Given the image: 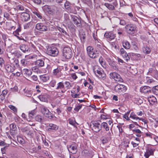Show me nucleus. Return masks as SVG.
<instances>
[{
    "label": "nucleus",
    "instance_id": "nucleus-8",
    "mask_svg": "<svg viewBox=\"0 0 158 158\" xmlns=\"http://www.w3.org/2000/svg\"><path fill=\"white\" fill-rule=\"evenodd\" d=\"M110 79H113L115 81L120 82L123 81V80L120 76L118 73L115 72H111L110 73Z\"/></svg>",
    "mask_w": 158,
    "mask_h": 158
},
{
    "label": "nucleus",
    "instance_id": "nucleus-59",
    "mask_svg": "<svg viewBox=\"0 0 158 158\" xmlns=\"http://www.w3.org/2000/svg\"><path fill=\"white\" fill-rule=\"evenodd\" d=\"M70 76L74 80H76L77 78V77L75 73H71L70 74Z\"/></svg>",
    "mask_w": 158,
    "mask_h": 158
},
{
    "label": "nucleus",
    "instance_id": "nucleus-28",
    "mask_svg": "<svg viewBox=\"0 0 158 158\" xmlns=\"http://www.w3.org/2000/svg\"><path fill=\"white\" fill-rule=\"evenodd\" d=\"M148 73H152V75H154V74H155L154 75L155 77H157L158 76V72L156 69H154L152 68H150L149 69Z\"/></svg>",
    "mask_w": 158,
    "mask_h": 158
},
{
    "label": "nucleus",
    "instance_id": "nucleus-24",
    "mask_svg": "<svg viewBox=\"0 0 158 158\" xmlns=\"http://www.w3.org/2000/svg\"><path fill=\"white\" fill-rule=\"evenodd\" d=\"M40 79L42 81L45 82L49 80V77L48 75L46 74H44L40 76Z\"/></svg>",
    "mask_w": 158,
    "mask_h": 158
},
{
    "label": "nucleus",
    "instance_id": "nucleus-27",
    "mask_svg": "<svg viewBox=\"0 0 158 158\" xmlns=\"http://www.w3.org/2000/svg\"><path fill=\"white\" fill-rule=\"evenodd\" d=\"M35 64L37 66L42 67L44 65V61L43 60L39 59L36 60L35 62Z\"/></svg>",
    "mask_w": 158,
    "mask_h": 158
},
{
    "label": "nucleus",
    "instance_id": "nucleus-54",
    "mask_svg": "<svg viewBox=\"0 0 158 158\" xmlns=\"http://www.w3.org/2000/svg\"><path fill=\"white\" fill-rule=\"evenodd\" d=\"M9 107L14 112H17V109L15 106L13 105H10L9 106Z\"/></svg>",
    "mask_w": 158,
    "mask_h": 158
},
{
    "label": "nucleus",
    "instance_id": "nucleus-43",
    "mask_svg": "<svg viewBox=\"0 0 158 158\" xmlns=\"http://www.w3.org/2000/svg\"><path fill=\"white\" fill-rule=\"evenodd\" d=\"M32 91L30 89H27L25 92V94L27 97H30L32 94Z\"/></svg>",
    "mask_w": 158,
    "mask_h": 158
},
{
    "label": "nucleus",
    "instance_id": "nucleus-39",
    "mask_svg": "<svg viewBox=\"0 0 158 158\" xmlns=\"http://www.w3.org/2000/svg\"><path fill=\"white\" fill-rule=\"evenodd\" d=\"M99 61L102 66L103 68H105L106 67L105 61L101 57L99 58Z\"/></svg>",
    "mask_w": 158,
    "mask_h": 158
},
{
    "label": "nucleus",
    "instance_id": "nucleus-56",
    "mask_svg": "<svg viewBox=\"0 0 158 158\" xmlns=\"http://www.w3.org/2000/svg\"><path fill=\"white\" fill-rule=\"evenodd\" d=\"M58 29L60 31L62 32L63 34L64 35H67V32L63 29L60 27H58Z\"/></svg>",
    "mask_w": 158,
    "mask_h": 158
},
{
    "label": "nucleus",
    "instance_id": "nucleus-21",
    "mask_svg": "<svg viewBox=\"0 0 158 158\" xmlns=\"http://www.w3.org/2000/svg\"><path fill=\"white\" fill-rule=\"evenodd\" d=\"M148 100L150 103L153 105L156 102V98L153 95L149 96L148 97Z\"/></svg>",
    "mask_w": 158,
    "mask_h": 158
},
{
    "label": "nucleus",
    "instance_id": "nucleus-64",
    "mask_svg": "<svg viewBox=\"0 0 158 158\" xmlns=\"http://www.w3.org/2000/svg\"><path fill=\"white\" fill-rule=\"evenodd\" d=\"M119 23L120 25L124 26L126 25V23L124 20L121 19L120 20Z\"/></svg>",
    "mask_w": 158,
    "mask_h": 158
},
{
    "label": "nucleus",
    "instance_id": "nucleus-15",
    "mask_svg": "<svg viewBox=\"0 0 158 158\" xmlns=\"http://www.w3.org/2000/svg\"><path fill=\"white\" fill-rule=\"evenodd\" d=\"M71 17L74 23L77 25V26H80L81 21L80 19L75 15H71Z\"/></svg>",
    "mask_w": 158,
    "mask_h": 158
},
{
    "label": "nucleus",
    "instance_id": "nucleus-2",
    "mask_svg": "<svg viewBox=\"0 0 158 158\" xmlns=\"http://www.w3.org/2000/svg\"><path fill=\"white\" fill-rule=\"evenodd\" d=\"M46 53L50 56L55 57L58 55L59 51L56 47L52 46L48 47L46 51Z\"/></svg>",
    "mask_w": 158,
    "mask_h": 158
},
{
    "label": "nucleus",
    "instance_id": "nucleus-57",
    "mask_svg": "<svg viewBox=\"0 0 158 158\" xmlns=\"http://www.w3.org/2000/svg\"><path fill=\"white\" fill-rule=\"evenodd\" d=\"M9 13L6 12H5L4 13V17L7 19H10V15Z\"/></svg>",
    "mask_w": 158,
    "mask_h": 158
},
{
    "label": "nucleus",
    "instance_id": "nucleus-3",
    "mask_svg": "<svg viewBox=\"0 0 158 158\" xmlns=\"http://www.w3.org/2000/svg\"><path fill=\"white\" fill-rule=\"evenodd\" d=\"M86 50L88 55L91 58H95L98 56L99 54L97 52V51L94 50L92 46H88Z\"/></svg>",
    "mask_w": 158,
    "mask_h": 158
},
{
    "label": "nucleus",
    "instance_id": "nucleus-13",
    "mask_svg": "<svg viewBox=\"0 0 158 158\" xmlns=\"http://www.w3.org/2000/svg\"><path fill=\"white\" fill-rule=\"evenodd\" d=\"M104 36L108 40H110L114 39L115 37V34L111 32H106Z\"/></svg>",
    "mask_w": 158,
    "mask_h": 158
},
{
    "label": "nucleus",
    "instance_id": "nucleus-19",
    "mask_svg": "<svg viewBox=\"0 0 158 158\" xmlns=\"http://www.w3.org/2000/svg\"><path fill=\"white\" fill-rule=\"evenodd\" d=\"M153 154V150L150 148H148L144 154V156L146 158H148L151 155Z\"/></svg>",
    "mask_w": 158,
    "mask_h": 158
},
{
    "label": "nucleus",
    "instance_id": "nucleus-9",
    "mask_svg": "<svg viewBox=\"0 0 158 158\" xmlns=\"http://www.w3.org/2000/svg\"><path fill=\"white\" fill-rule=\"evenodd\" d=\"M127 87L125 85L122 84H118L116 85L114 87L115 91L118 93H124L127 90Z\"/></svg>",
    "mask_w": 158,
    "mask_h": 158
},
{
    "label": "nucleus",
    "instance_id": "nucleus-34",
    "mask_svg": "<svg viewBox=\"0 0 158 158\" xmlns=\"http://www.w3.org/2000/svg\"><path fill=\"white\" fill-rule=\"evenodd\" d=\"M41 112L44 115H48L50 113V112L49 110L46 107H43L41 109Z\"/></svg>",
    "mask_w": 158,
    "mask_h": 158
},
{
    "label": "nucleus",
    "instance_id": "nucleus-33",
    "mask_svg": "<svg viewBox=\"0 0 158 158\" xmlns=\"http://www.w3.org/2000/svg\"><path fill=\"white\" fill-rule=\"evenodd\" d=\"M105 6L108 9L110 10H114V9L115 6L113 5H112L111 4L108 3H105L104 4ZM115 7H116L115 6Z\"/></svg>",
    "mask_w": 158,
    "mask_h": 158
},
{
    "label": "nucleus",
    "instance_id": "nucleus-49",
    "mask_svg": "<svg viewBox=\"0 0 158 158\" xmlns=\"http://www.w3.org/2000/svg\"><path fill=\"white\" fill-rule=\"evenodd\" d=\"M56 83V81L55 80H52L49 83L50 85L52 87H54Z\"/></svg>",
    "mask_w": 158,
    "mask_h": 158
},
{
    "label": "nucleus",
    "instance_id": "nucleus-50",
    "mask_svg": "<svg viewBox=\"0 0 158 158\" xmlns=\"http://www.w3.org/2000/svg\"><path fill=\"white\" fill-rule=\"evenodd\" d=\"M153 91L155 94L158 95V85L155 86Z\"/></svg>",
    "mask_w": 158,
    "mask_h": 158
},
{
    "label": "nucleus",
    "instance_id": "nucleus-1",
    "mask_svg": "<svg viewBox=\"0 0 158 158\" xmlns=\"http://www.w3.org/2000/svg\"><path fill=\"white\" fill-rule=\"evenodd\" d=\"M93 71L94 74L99 78L104 79L105 78V73L103 70L99 68L98 66H95L94 67Z\"/></svg>",
    "mask_w": 158,
    "mask_h": 158
},
{
    "label": "nucleus",
    "instance_id": "nucleus-36",
    "mask_svg": "<svg viewBox=\"0 0 158 158\" xmlns=\"http://www.w3.org/2000/svg\"><path fill=\"white\" fill-rule=\"evenodd\" d=\"M130 118L133 119L135 120H137L139 118L137 117L135 114L133 112L131 113L130 114Z\"/></svg>",
    "mask_w": 158,
    "mask_h": 158
},
{
    "label": "nucleus",
    "instance_id": "nucleus-51",
    "mask_svg": "<svg viewBox=\"0 0 158 158\" xmlns=\"http://www.w3.org/2000/svg\"><path fill=\"white\" fill-rule=\"evenodd\" d=\"M13 34L14 35L16 36L17 38L19 40H22V39H21L20 38L19 36H18V35H19V33L17 31H15L13 32Z\"/></svg>",
    "mask_w": 158,
    "mask_h": 158
},
{
    "label": "nucleus",
    "instance_id": "nucleus-37",
    "mask_svg": "<svg viewBox=\"0 0 158 158\" xmlns=\"http://www.w3.org/2000/svg\"><path fill=\"white\" fill-rule=\"evenodd\" d=\"M23 70L24 74L27 76H30L32 73L30 69H24Z\"/></svg>",
    "mask_w": 158,
    "mask_h": 158
},
{
    "label": "nucleus",
    "instance_id": "nucleus-6",
    "mask_svg": "<svg viewBox=\"0 0 158 158\" xmlns=\"http://www.w3.org/2000/svg\"><path fill=\"white\" fill-rule=\"evenodd\" d=\"M35 28L37 30L41 31H48L49 30L48 27L43 23H37L35 25Z\"/></svg>",
    "mask_w": 158,
    "mask_h": 158
},
{
    "label": "nucleus",
    "instance_id": "nucleus-25",
    "mask_svg": "<svg viewBox=\"0 0 158 158\" xmlns=\"http://www.w3.org/2000/svg\"><path fill=\"white\" fill-rule=\"evenodd\" d=\"M68 149L69 152L73 154L75 153L77 151V148L74 146L71 145Z\"/></svg>",
    "mask_w": 158,
    "mask_h": 158
},
{
    "label": "nucleus",
    "instance_id": "nucleus-17",
    "mask_svg": "<svg viewBox=\"0 0 158 158\" xmlns=\"http://www.w3.org/2000/svg\"><path fill=\"white\" fill-rule=\"evenodd\" d=\"M64 21H65V23L68 24L69 27V28H73L74 27V25L72 23H71V25L69 26L68 23L70 22V20L69 19V15L68 14H64Z\"/></svg>",
    "mask_w": 158,
    "mask_h": 158
},
{
    "label": "nucleus",
    "instance_id": "nucleus-63",
    "mask_svg": "<svg viewBox=\"0 0 158 158\" xmlns=\"http://www.w3.org/2000/svg\"><path fill=\"white\" fill-rule=\"evenodd\" d=\"M81 105L75 107V108L74 109V110L75 111L77 112L81 108Z\"/></svg>",
    "mask_w": 158,
    "mask_h": 158
},
{
    "label": "nucleus",
    "instance_id": "nucleus-42",
    "mask_svg": "<svg viewBox=\"0 0 158 158\" xmlns=\"http://www.w3.org/2000/svg\"><path fill=\"white\" fill-rule=\"evenodd\" d=\"M11 66L9 65H7L6 67V69L8 72H12L13 71V69H12Z\"/></svg>",
    "mask_w": 158,
    "mask_h": 158
},
{
    "label": "nucleus",
    "instance_id": "nucleus-31",
    "mask_svg": "<svg viewBox=\"0 0 158 158\" xmlns=\"http://www.w3.org/2000/svg\"><path fill=\"white\" fill-rule=\"evenodd\" d=\"M36 113V111L35 110H32L30 111L29 113V117L30 118V119H27V121H30L31 119L34 116L35 114Z\"/></svg>",
    "mask_w": 158,
    "mask_h": 158
},
{
    "label": "nucleus",
    "instance_id": "nucleus-18",
    "mask_svg": "<svg viewBox=\"0 0 158 158\" xmlns=\"http://www.w3.org/2000/svg\"><path fill=\"white\" fill-rule=\"evenodd\" d=\"M64 85L63 81L60 82L57 84V86L56 88V89H61V92L64 93L65 92V90H62L64 88Z\"/></svg>",
    "mask_w": 158,
    "mask_h": 158
},
{
    "label": "nucleus",
    "instance_id": "nucleus-30",
    "mask_svg": "<svg viewBox=\"0 0 158 158\" xmlns=\"http://www.w3.org/2000/svg\"><path fill=\"white\" fill-rule=\"evenodd\" d=\"M34 23L33 22H30L24 25V28L25 29H28L30 27H31L34 26Z\"/></svg>",
    "mask_w": 158,
    "mask_h": 158
},
{
    "label": "nucleus",
    "instance_id": "nucleus-32",
    "mask_svg": "<svg viewBox=\"0 0 158 158\" xmlns=\"http://www.w3.org/2000/svg\"><path fill=\"white\" fill-rule=\"evenodd\" d=\"M20 48L23 52H25L28 51V48L26 45L22 44L20 46Z\"/></svg>",
    "mask_w": 158,
    "mask_h": 158
},
{
    "label": "nucleus",
    "instance_id": "nucleus-5",
    "mask_svg": "<svg viewBox=\"0 0 158 158\" xmlns=\"http://www.w3.org/2000/svg\"><path fill=\"white\" fill-rule=\"evenodd\" d=\"M63 56L66 59H70L73 55L72 51L70 47H66L63 50Z\"/></svg>",
    "mask_w": 158,
    "mask_h": 158
},
{
    "label": "nucleus",
    "instance_id": "nucleus-4",
    "mask_svg": "<svg viewBox=\"0 0 158 158\" xmlns=\"http://www.w3.org/2000/svg\"><path fill=\"white\" fill-rule=\"evenodd\" d=\"M90 126L92 130L96 132H98L101 130V124L97 121H92Z\"/></svg>",
    "mask_w": 158,
    "mask_h": 158
},
{
    "label": "nucleus",
    "instance_id": "nucleus-26",
    "mask_svg": "<svg viewBox=\"0 0 158 158\" xmlns=\"http://www.w3.org/2000/svg\"><path fill=\"white\" fill-rule=\"evenodd\" d=\"M38 98L40 100L43 102H47L48 101V96L47 94L40 95Z\"/></svg>",
    "mask_w": 158,
    "mask_h": 158
},
{
    "label": "nucleus",
    "instance_id": "nucleus-11",
    "mask_svg": "<svg viewBox=\"0 0 158 158\" xmlns=\"http://www.w3.org/2000/svg\"><path fill=\"white\" fill-rule=\"evenodd\" d=\"M21 20L23 21L26 22L29 20L30 19V15L25 12L22 13L20 15Z\"/></svg>",
    "mask_w": 158,
    "mask_h": 158
},
{
    "label": "nucleus",
    "instance_id": "nucleus-38",
    "mask_svg": "<svg viewBox=\"0 0 158 158\" xmlns=\"http://www.w3.org/2000/svg\"><path fill=\"white\" fill-rule=\"evenodd\" d=\"M33 13L40 19L42 18V16L40 12L37 10H34L32 11Z\"/></svg>",
    "mask_w": 158,
    "mask_h": 158
},
{
    "label": "nucleus",
    "instance_id": "nucleus-14",
    "mask_svg": "<svg viewBox=\"0 0 158 158\" xmlns=\"http://www.w3.org/2000/svg\"><path fill=\"white\" fill-rule=\"evenodd\" d=\"M48 131H54L57 130L59 127L57 125L52 124L50 123L48 126L47 127Z\"/></svg>",
    "mask_w": 158,
    "mask_h": 158
},
{
    "label": "nucleus",
    "instance_id": "nucleus-40",
    "mask_svg": "<svg viewBox=\"0 0 158 158\" xmlns=\"http://www.w3.org/2000/svg\"><path fill=\"white\" fill-rule=\"evenodd\" d=\"M13 53L15 56L17 57L18 58H19L22 56V54L21 52L20 51L17 50L15 51Z\"/></svg>",
    "mask_w": 158,
    "mask_h": 158
},
{
    "label": "nucleus",
    "instance_id": "nucleus-41",
    "mask_svg": "<svg viewBox=\"0 0 158 158\" xmlns=\"http://www.w3.org/2000/svg\"><path fill=\"white\" fill-rule=\"evenodd\" d=\"M35 119L36 121L40 122L42 123L43 122V119L42 117V116L40 115H38L35 117Z\"/></svg>",
    "mask_w": 158,
    "mask_h": 158
},
{
    "label": "nucleus",
    "instance_id": "nucleus-29",
    "mask_svg": "<svg viewBox=\"0 0 158 158\" xmlns=\"http://www.w3.org/2000/svg\"><path fill=\"white\" fill-rule=\"evenodd\" d=\"M150 90L149 87L147 86L142 87L140 88V92L144 93L148 92Z\"/></svg>",
    "mask_w": 158,
    "mask_h": 158
},
{
    "label": "nucleus",
    "instance_id": "nucleus-46",
    "mask_svg": "<svg viewBox=\"0 0 158 158\" xmlns=\"http://www.w3.org/2000/svg\"><path fill=\"white\" fill-rule=\"evenodd\" d=\"M32 70L34 72L38 73L40 72V70L37 66H34L32 68Z\"/></svg>",
    "mask_w": 158,
    "mask_h": 158
},
{
    "label": "nucleus",
    "instance_id": "nucleus-62",
    "mask_svg": "<svg viewBox=\"0 0 158 158\" xmlns=\"http://www.w3.org/2000/svg\"><path fill=\"white\" fill-rule=\"evenodd\" d=\"M138 120L142 121L144 123V124L146 125L147 127H148L147 125V123H148V120H146L142 118H139V119Z\"/></svg>",
    "mask_w": 158,
    "mask_h": 158
},
{
    "label": "nucleus",
    "instance_id": "nucleus-58",
    "mask_svg": "<svg viewBox=\"0 0 158 158\" xmlns=\"http://www.w3.org/2000/svg\"><path fill=\"white\" fill-rule=\"evenodd\" d=\"M17 9L18 10H24V7L21 5H19L17 6Z\"/></svg>",
    "mask_w": 158,
    "mask_h": 158
},
{
    "label": "nucleus",
    "instance_id": "nucleus-35",
    "mask_svg": "<svg viewBox=\"0 0 158 158\" xmlns=\"http://www.w3.org/2000/svg\"><path fill=\"white\" fill-rule=\"evenodd\" d=\"M101 128L102 127L105 129L106 131H108L109 130V127L107 123L106 122H103L101 124Z\"/></svg>",
    "mask_w": 158,
    "mask_h": 158
},
{
    "label": "nucleus",
    "instance_id": "nucleus-16",
    "mask_svg": "<svg viewBox=\"0 0 158 158\" xmlns=\"http://www.w3.org/2000/svg\"><path fill=\"white\" fill-rule=\"evenodd\" d=\"M52 73L54 76H56L58 78L61 77L62 75L61 72V70L59 68L54 69Z\"/></svg>",
    "mask_w": 158,
    "mask_h": 158
},
{
    "label": "nucleus",
    "instance_id": "nucleus-53",
    "mask_svg": "<svg viewBox=\"0 0 158 158\" xmlns=\"http://www.w3.org/2000/svg\"><path fill=\"white\" fill-rule=\"evenodd\" d=\"M69 123L70 124L72 125L74 127L76 126V124L77 123L75 122V121L72 120L70 119L69 120Z\"/></svg>",
    "mask_w": 158,
    "mask_h": 158
},
{
    "label": "nucleus",
    "instance_id": "nucleus-52",
    "mask_svg": "<svg viewBox=\"0 0 158 158\" xmlns=\"http://www.w3.org/2000/svg\"><path fill=\"white\" fill-rule=\"evenodd\" d=\"M21 64L22 65L25 66L27 64L26 60L25 59H22L21 61Z\"/></svg>",
    "mask_w": 158,
    "mask_h": 158
},
{
    "label": "nucleus",
    "instance_id": "nucleus-20",
    "mask_svg": "<svg viewBox=\"0 0 158 158\" xmlns=\"http://www.w3.org/2000/svg\"><path fill=\"white\" fill-rule=\"evenodd\" d=\"M10 61L11 64L14 66H18L19 65V61L18 59L14 58L10 60Z\"/></svg>",
    "mask_w": 158,
    "mask_h": 158
},
{
    "label": "nucleus",
    "instance_id": "nucleus-12",
    "mask_svg": "<svg viewBox=\"0 0 158 158\" xmlns=\"http://www.w3.org/2000/svg\"><path fill=\"white\" fill-rule=\"evenodd\" d=\"M120 54L126 62H128L130 58L124 48H122L120 49Z\"/></svg>",
    "mask_w": 158,
    "mask_h": 158
},
{
    "label": "nucleus",
    "instance_id": "nucleus-60",
    "mask_svg": "<svg viewBox=\"0 0 158 158\" xmlns=\"http://www.w3.org/2000/svg\"><path fill=\"white\" fill-rule=\"evenodd\" d=\"M10 90L13 92H17L18 90V88L17 86H15L13 88H11Z\"/></svg>",
    "mask_w": 158,
    "mask_h": 158
},
{
    "label": "nucleus",
    "instance_id": "nucleus-44",
    "mask_svg": "<svg viewBox=\"0 0 158 158\" xmlns=\"http://www.w3.org/2000/svg\"><path fill=\"white\" fill-rule=\"evenodd\" d=\"M10 128L12 131H15L17 129L16 125L15 124L12 123L10 125Z\"/></svg>",
    "mask_w": 158,
    "mask_h": 158
},
{
    "label": "nucleus",
    "instance_id": "nucleus-7",
    "mask_svg": "<svg viewBox=\"0 0 158 158\" xmlns=\"http://www.w3.org/2000/svg\"><path fill=\"white\" fill-rule=\"evenodd\" d=\"M125 28L127 33L130 34L132 35L135 32L137 27L135 25L131 24L126 25Z\"/></svg>",
    "mask_w": 158,
    "mask_h": 158
},
{
    "label": "nucleus",
    "instance_id": "nucleus-61",
    "mask_svg": "<svg viewBox=\"0 0 158 158\" xmlns=\"http://www.w3.org/2000/svg\"><path fill=\"white\" fill-rule=\"evenodd\" d=\"M133 131L135 133H142L141 131L139 129H135L133 130Z\"/></svg>",
    "mask_w": 158,
    "mask_h": 158
},
{
    "label": "nucleus",
    "instance_id": "nucleus-23",
    "mask_svg": "<svg viewBox=\"0 0 158 158\" xmlns=\"http://www.w3.org/2000/svg\"><path fill=\"white\" fill-rule=\"evenodd\" d=\"M142 50L145 54H149L151 51L150 48L146 46H144L142 48Z\"/></svg>",
    "mask_w": 158,
    "mask_h": 158
},
{
    "label": "nucleus",
    "instance_id": "nucleus-22",
    "mask_svg": "<svg viewBox=\"0 0 158 158\" xmlns=\"http://www.w3.org/2000/svg\"><path fill=\"white\" fill-rule=\"evenodd\" d=\"M122 44L123 47L126 49H129L131 47L129 42L127 40H123L122 42Z\"/></svg>",
    "mask_w": 158,
    "mask_h": 158
},
{
    "label": "nucleus",
    "instance_id": "nucleus-48",
    "mask_svg": "<svg viewBox=\"0 0 158 158\" xmlns=\"http://www.w3.org/2000/svg\"><path fill=\"white\" fill-rule=\"evenodd\" d=\"M64 84L66 85V87L68 89H69L72 86L70 83L68 81H66L64 82Z\"/></svg>",
    "mask_w": 158,
    "mask_h": 158
},
{
    "label": "nucleus",
    "instance_id": "nucleus-55",
    "mask_svg": "<svg viewBox=\"0 0 158 158\" xmlns=\"http://www.w3.org/2000/svg\"><path fill=\"white\" fill-rule=\"evenodd\" d=\"M8 93V91L7 89H4L2 92V93L0 95V97H2V95L3 96H5Z\"/></svg>",
    "mask_w": 158,
    "mask_h": 158
},
{
    "label": "nucleus",
    "instance_id": "nucleus-10",
    "mask_svg": "<svg viewBox=\"0 0 158 158\" xmlns=\"http://www.w3.org/2000/svg\"><path fill=\"white\" fill-rule=\"evenodd\" d=\"M43 9L46 13L52 14L55 11V8L48 5H45L43 7Z\"/></svg>",
    "mask_w": 158,
    "mask_h": 158
},
{
    "label": "nucleus",
    "instance_id": "nucleus-47",
    "mask_svg": "<svg viewBox=\"0 0 158 158\" xmlns=\"http://www.w3.org/2000/svg\"><path fill=\"white\" fill-rule=\"evenodd\" d=\"M95 34L94 33L93 34V37L94 39V40H95V43H98L99 44H98V45H99V46L101 45V43L99 41H100V40H98V38L95 36Z\"/></svg>",
    "mask_w": 158,
    "mask_h": 158
},
{
    "label": "nucleus",
    "instance_id": "nucleus-45",
    "mask_svg": "<svg viewBox=\"0 0 158 158\" xmlns=\"http://www.w3.org/2000/svg\"><path fill=\"white\" fill-rule=\"evenodd\" d=\"M64 7L66 9L69 10L70 7V3L69 2H66L64 3Z\"/></svg>",
    "mask_w": 158,
    "mask_h": 158
}]
</instances>
